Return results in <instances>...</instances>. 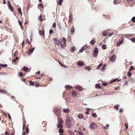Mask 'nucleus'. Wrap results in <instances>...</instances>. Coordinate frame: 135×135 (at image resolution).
<instances>
[{
  "label": "nucleus",
  "mask_w": 135,
  "mask_h": 135,
  "mask_svg": "<svg viewBox=\"0 0 135 135\" xmlns=\"http://www.w3.org/2000/svg\"><path fill=\"white\" fill-rule=\"evenodd\" d=\"M62 40L63 41V43L65 45H66V40L65 38L64 37H63L62 38Z\"/></svg>",
  "instance_id": "obj_29"
},
{
  "label": "nucleus",
  "mask_w": 135,
  "mask_h": 135,
  "mask_svg": "<svg viewBox=\"0 0 135 135\" xmlns=\"http://www.w3.org/2000/svg\"><path fill=\"white\" fill-rule=\"evenodd\" d=\"M18 75L20 77H22L23 75V74L21 72L20 73L18 74Z\"/></svg>",
  "instance_id": "obj_51"
},
{
  "label": "nucleus",
  "mask_w": 135,
  "mask_h": 135,
  "mask_svg": "<svg viewBox=\"0 0 135 135\" xmlns=\"http://www.w3.org/2000/svg\"><path fill=\"white\" fill-rule=\"evenodd\" d=\"M77 133L79 135H84L83 133L79 131L77 132Z\"/></svg>",
  "instance_id": "obj_53"
},
{
  "label": "nucleus",
  "mask_w": 135,
  "mask_h": 135,
  "mask_svg": "<svg viewBox=\"0 0 135 135\" xmlns=\"http://www.w3.org/2000/svg\"><path fill=\"white\" fill-rule=\"evenodd\" d=\"M103 65V64L102 63H101L96 68V69L98 70L99 69L100 67Z\"/></svg>",
  "instance_id": "obj_27"
},
{
  "label": "nucleus",
  "mask_w": 135,
  "mask_h": 135,
  "mask_svg": "<svg viewBox=\"0 0 135 135\" xmlns=\"http://www.w3.org/2000/svg\"><path fill=\"white\" fill-rule=\"evenodd\" d=\"M25 130L26 133L28 134L29 132V129L28 128V127H26Z\"/></svg>",
  "instance_id": "obj_39"
},
{
  "label": "nucleus",
  "mask_w": 135,
  "mask_h": 135,
  "mask_svg": "<svg viewBox=\"0 0 135 135\" xmlns=\"http://www.w3.org/2000/svg\"><path fill=\"white\" fill-rule=\"evenodd\" d=\"M4 134L6 135H9V133L7 132L6 131L5 133H4Z\"/></svg>",
  "instance_id": "obj_62"
},
{
  "label": "nucleus",
  "mask_w": 135,
  "mask_h": 135,
  "mask_svg": "<svg viewBox=\"0 0 135 135\" xmlns=\"http://www.w3.org/2000/svg\"><path fill=\"white\" fill-rule=\"evenodd\" d=\"M116 58V55L115 54H114L110 59V60L111 62H114L115 61Z\"/></svg>",
  "instance_id": "obj_4"
},
{
  "label": "nucleus",
  "mask_w": 135,
  "mask_h": 135,
  "mask_svg": "<svg viewBox=\"0 0 135 135\" xmlns=\"http://www.w3.org/2000/svg\"><path fill=\"white\" fill-rule=\"evenodd\" d=\"M35 49V47H34L32 48V49H30L29 50V54H31L34 50Z\"/></svg>",
  "instance_id": "obj_15"
},
{
  "label": "nucleus",
  "mask_w": 135,
  "mask_h": 135,
  "mask_svg": "<svg viewBox=\"0 0 135 135\" xmlns=\"http://www.w3.org/2000/svg\"><path fill=\"white\" fill-rule=\"evenodd\" d=\"M39 33L40 35H44V30H41V31H39Z\"/></svg>",
  "instance_id": "obj_18"
},
{
  "label": "nucleus",
  "mask_w": 135,
  "mask_h": 135,
  "mask_svg": "<svg viewBox=\"0 0 135 135\" xmlns=\"http://www.w3.org/2000/svg\"><path fill=\"white\" fill-rule=\"evenodd\" d=\"M129 81L132 83H134L135 82L134 79L133 78L130 79L129 80Z\"/></svg>",
  "instance_id": "obj_24"
},
{
  "label": "nucleus",
  "mask_w": 135,
  "mask_h": 135,
  "mask_svg": "<svg viewBox=\"0 0 135 135\" xmlns=\"http://www.w3.org/2000/svg\"><path fill=\"white\" fill-rule=\"evenodd\" d=\"M127 74L128 76L129 77L131 76L132 75L130 71H129L128 72Z\"/></svg>",
  "instance_id": "obj_45"
},
{
  "label": "nucleus",
  "mask_w": 135,
  "mask_h": 135,
  "mask_svg": "<svg viewBox=\"0 0 135 135\" xmlns=\"http://www.w3.org/2000/svg\"><path fill=\"white\" fill-rule=\"evenodd\" d=\"M72 16L71 15H70L69 16V20L70 21L72 19Z\"/></svg>",
  "instance_id": "obj_52"
},
{
  "label": "nucleus",
  "mask_w": 135,
  "mask_h": 135,
  "mask_svg": "<svg viewBox=\"0 0 135 135\" xmlns=\"http://www.w3.org/2000/svg\"><path fill=\"white\" fill-rule=\"evenodd\" d=\"M27 43L28 44H30V42L28 40V39H27L26 40Z\"/></svg>",
  "instance_id": "obj_60"
},
{
  "label": "nucleus",
  "mask_w": 135,
  "mask_h": 135,
  "mask_svg": "<svg viewBox=\"0 0 135 135\" xmlns=\"http://www.w3.org/2000/svg\"><path fill=\"white\" fill-rule=\"evenodd\" d=\"M18 57H16L15 59H14L13 60V61L14 62H16V60H18Z\"/></svg>",
  "instance_id": "obj_40"
},
{
  "label": "nucleus",
  "mask_w": 135,
  "mask_h": 135,
  "mask_svg": "<svg viewBox=\"0 0 135 135\" xmlns=\"http://www.w3.org/2000/svg\"><path fill=\"white\" fill-rule=\"evenodd\" d=\"M18 23L21 26V29L22 30L23 28L22 27V22L19 20H18Z\"/></svg>",
  "instance_id": "obj_37"
},
{
  "label": "nucleus",
  "mask_w": 135,
  "mask_h": 135,
  "mask_svg": "<svg viewBox=\"0 0 135 135\" xmlns=\"http://www.w3.org/2000/svg\"><path fill=\"white\" fill-rule=\"evenodd\" d=\"M118 78L114 79H112L111 80L110 82V83H112L113 82H115L117 80H118Z\"/></svg>",
  "instance_id": "obj_20"
},
{
  "label": "nucleus",
  "mask_w": 135,
  "mask_h": 135,
  "mask_svg": "<svg viewBox=\"0 0 135 135\" xmlns=\"http://www.w3.org/2000/svg\"><path fill=\"white\" fill-rule=\"evenodd\" d=\"M130 40L132 42L135 43V38H131Z\"/></svg>",
  "instance_id": "obj_46"
},
{
  "label": "nucleus",
  "mask_w": 135,
  "mask_h": 135,
  "mask_svg": "<svg viewBox=\"0 0 135 135\" xmlns=\"http://www.w3.org/2000/svg\"><path fill=\"white\" fill-rule=\"evenodd\" d=\"M83 115L81 114H79L78 115V117L79 119L83 118Z\"/></svg>",
  "instance_id": "obj_32"
},
{
  "label": "nucleus",
  "mask_w": 135,
  "mask_h": 135,
  "mask_svg": "<svg viewBox=\"0 0 135 135\" xmlns=\"http://www.w3.org/2000/svg\"><path fill=\"white\" fill-rule=\"evenodd\" d=\"M38 7L39 9H40V7H42V8H44L43 5L41 3L38 5Z\"/></svg>",
  "instance_id": "obj_30"
},
{
  "label": "nucleus",
  "mask_w": 135,
  "mask_h": 135,
  "mask_svg": "<svg viewBox=\"0 0 135 135\" xmlns=\"http://www.w3.org/2000/svg\"><path fill=\"white\" fill-rule=\"evenodd\" d=\"M75 49H76V48L75 47L73 46L71 47L70 51L71 52H73L74 51Z\"/></svg>",
  "instance_id": "obj_17"
},
{
  "label": "nucleus",
  "mask_w": 135,
  "mask_h": 135,
  "mask_svg": "<svg viewBox=\"0 0 135 135\" xmlns=\"http://www.w3.org/2000/svg\"><path fill=\"white\" fill-rule=\"evenodd\" d=\"M58 120L60 124H62L63 123V121L62 119L60 118H59V119H58Z\"/></svg>",
  "instance_id": "obj_21"
},
{
  "label": "nucleus",
  "mask_w": 135,
  "mask_h": 135,
  "mask_svg": "<svg viewBox=\"0 0 135 135\" xmlns=\"http://www.w3.org/2000/svg\"><path fill=\"white\" fill-rule=\"evenodd\" d=\"M49 32L50 34H52L53 33V31L52 30L50 29L49 31Z\"/></svg>",
  "instance_id": "obj_58"
},
{
  "label": "nucleus",
  "mask_w": 135,
  "mask_h": 135,
  "mask_svg": "<svg viewBox=\"0 0 135 135\" xmlns=\"http://www.w3.org/2000/svg\"><path fill=\"white\" fill-rule=\"evenodd\" d=\"M131 20L133 22H135V17H133L131 19Z\"/></svg>",
  "instance_id": "obj_49"
},
{
  "label": "nucleus",
  "mask_w": 135,
  "mask_h": 135,
  "mask_svg": "<svg viewBox=\"0 0 135 135\" xmlns=\"http://www.w3.org/2000/svg\"><path fill=\"white\" fill-rule=\"evenodd\" d=\"M65 45H65L64 44L63 45V44H62V45H60V46H61V48L64 49V47H65Z\"/></svg>",
  "instance_id": "obj_59"
},
{
  "label": "nucleus",
  "mask_w": 135,
  "mask_h": 135,
  "mask_svg": "<svg viewBox=\"0 0 135 135\" xmlns=\"http://www.w3.org/2000/svg\"><path fill=\"white\" fill-rule=\"evenodd\" d=\"M57 41V43L56 42L55 43L57 44L58 45L60 46V45H62V40L61 39H59Z\"/></svg>",
  "instance_id": "obj_9"
},
{
  "label": "nucleus",
  "mask_w": 135,
  "mask_h": 135,
  "mask_svg": "<svg viewBox=\"0 0 135 135\" xmlns=\"http://www.w3.org/2000/svg\"><path fill=\"white\" fill-rule=\"evenodd\" d=\"M77 96L76 93L74 91L72 93V96L73 97H76Z\"/></svg>",
  "instance_id": "obj_25"
},
{
  "label": "nucleus",
  "mask_w": 135,
  "mask_h": 135,
  "mask_svg": "<svg viewBox=\"0 0 135 135\" xmlns=\"http://www.w3.org/2000/svg\"><path fill=\"white\" fill-rule=\"evenodd\" d=\"M75 32V29L74 27H72L71 29V32L72 34L73 35Z\"/></svg>",
  "instance_id": "obj_16"
},
{
  "label": "nucleus",
  "mask_w": 135,
  "mask_h": 135,
  "mask_svg": "<svg viewBox=\"0 0 135 135\" xmlns=\"http://www.w3.org/2000/svg\"><path fill=\"white\" fill-rule=\"evenodd\" d=\"M91 115L93 117H97V115H96V113H93Z\"/></svg>",
  "instance_id": "obj_41"
},
{
  "label": "nucleus",
  "mask_w": 135,
  "mask_h": 135,
  "mask_svg": "<svg viewBox=\"0 0 135 135\" xmlns=\"http://www.w3.org/2000/svg\"><path fill=\"white\" fill-rule=\"evenodd\" d=\"M102 33L103 35L104 36H106L107 34V32L105 31H103V32H102Z\"/></svg>",
  "instance_id": "obj_35"
},
{
  "label": "nucleus",
  "mask_w": 135,
  "mask_h": 135,
  "mask_svg": "<svg viewBox=\"0 0 135 135\" xmlns=\"http://www.w3.org/2000/svg\"><path fill=\"white\" fill-rule=\"evenodd\" d=\"M96 127V123L95 122H91L90 124V128L92 129H94Z\"/></svg>",
  "instance_id": "obj_5"
},
{
  "label": "nucleus",
  "mask_w": 135,
  "mask_h": 135,
  "mask_svg": "<svg viewBox=\"0 0 135 135\" xmlns=\"http://www.w3.org/2000/svg\"><path fill=\"white\" fill-rule=\"evenodd\" d=\"M8 7L9 9H10L11 11L13 12V11L14 10L13 8L11 5L9 6Z\"/></svg>",
  "instance_id": "obj_31"
},
{
  "label": "nucleus",
  "mask_w": 135,
  "mask_h": 135,
  "mask_svg": "<svg viewBox=\"0 0 135 135\" xmlns=\"http://www.w3.org/2000/svg\"><path fill=\"white\" fill-rule=\"evenodd\" d=\"M98 48L97 47H95L94 49L93 56L94 57H96L97 55L98 51Z\"/></svg>",
  "instance_id": "obj_3"
},
{
  "label": "nucleus",
  "mask_w": 135,
  "mask_h": 135,
  "mask_svg": "<svg viewBox=\"0 0 135 135\" xmlns=\"http://www.w3.org/2000/svg\"><path fill=\"white\" fill-rule=\"evenodd\" d=\"M63 111L65 113H69L70 112V110L69 109H63Z\"/></svg>",
  "instance_id": "obj_12"
},
{
  "label": "nucleus",
  "mask_w": 135,
  "mask_h": 135,
  "mask_svg": "<svg viewBox=\"0 0 135 135\" xmlns=\"http://www.w3.org/2000/svg\"><path fill=\"white\" fill-rule=\"evenodd\" d=\"M114 33L113 32L112 33H110L108 35V36L109 37H110L112 36V35H113Z\"/></svg>",
  "instance_id": "obj_57"
},
{
  "label": "nucleus",
  "mask_w": 135,
  "mask_h": 135,
  "mask_svg": "<svg viewBox=\"0 0 135 135\" xmlns=\"http://www.w3.org/2000/svg\"><path fill=\"white\" fill-rule=\"evenodd\" d=\"M134 70V68L133 67V66H131L130 67L129 69V70L130 71H131L132 70Z\"/></svg>",
  "instance_id": "obj_54"
},
{
  "label": "nucleus",
  "mask_w": 135,
  "mask_h": 135,
  "mask_svg": "<svg viewBox=\"0 0 135 135\" xmlns=\"http://www.w3.org/2000/svg\"><path fill=\"white\" fill-rule=\"evenodd\" d=\"M124 38H123V37L122 38V40L118 41L117 42V46H119L120 45L122 44L123 42Z\"/></svg>",
  "instance_id": "obj_6"
},
{
  "label": "nucleus",
  "mask_w": 135,
  "mask_h": 135,
  "mask_svg": "<svg viewBox=\"0 0 135 135\" xmlns=\"http://www.w3.org/2000/svg\"><path fill=\"white\" fill-rule=\"evenodd\" d=\"M90 43L92 45H94L95 44V42L94 40H92L90 42Z\"/></svg>",
  "instance_id": "obj_43"
},
{
  "label": "nucleus",
  "mask_w": 135,
  "mask_h": 135,
  "mask_svg": "<svg viewBox=\"0 0 135 135\" xmlns=\"http://www.w3.org/2000/svg\"><path fill=\"white\" fill-rule=\"evenodd\" d=\"M18 55V52L16 51L13 54V56L16 57V56Z\"/></svg>",
  "instance_id": "obj_47"
},
{
  "label": "nucleus",
  "mask_w": 135,
  "mask_h": 135,
  "mask_svg": "<svg viewBox=\"0 0 135 135\" xmlns=\"http://www.w3.org/2000/svg\"><path fill=\"white\" fill-rule=\"evenodd\" d=\"M105 69V68H104L102 67V68L100 70H101L102 71H104Z\"/></svg>",
  "instance_id": "obj_56"
},
{
  "label": "nucleus",
  "mask_w": 135,
  "mask_h": 135,
  "mask_svg": "<svg viewBox=\"0 0 135 135\" xmlns=\"http://www.w3.org/2000/svg\"><path fill=\"white\" fill-rule=\"evenodd\" d=\"M42 16L41 15L39 17V20L40 21H42Z\"/></svg>",
  "instance_id": "obj_50"
},
{
  "label": "nucleus",
  "mask_w": 135,
  "mask_h": 135,
  "mask_svg": "<svg viewBox=\"0 0 135 135\" xmlns=\"http://www.w3.org/2000/svg\"><path fill=\"white\" fill-rule=\"evenodd\" d=\"M58 62L59 64L61 66H63V64H62V63L60 61H58Z\"/></svg>",
  "instance_id": "obj_63"
},
{
  "label": "nucleus",
  "mask_w": 135,
  "mask_h": 135,
  "mask_svg": "<svg viewBox=\"0 0 135 135\" xmlns=\"http://www.w3.org/2000/svg\"><path fill=\"white\" fill-rule=\"evenodd\" d=\"M114 108L116 110H118V109L119 107L118 106V105H115L114 106Z\"/></svg>",
  "instance_id": "obj_42"
},
{
  "label": "nucleus",
  "mask_w": 135,
  "mask_h": 135,
  "mask_svg": "<svg viewBox=\"0 0 135 135\" xmlns=\"http://www.w3.org/2000/svg\"><path fill=\"white\" fill-rule=\"evenodd\" d=\"M77 65L79 66H81L84 65V62L81 61H79L77 62Z\"/></svg>",
  "instance_id": "obj_8"
},
{
  "label": "nucleus",
  "mask_w": 135,
  "mask_h": 135,
  "mask_svg": "<svg viewBox=\"0 0 135 135\" xmlns=\"http://www.w3.org/2000/svg\"><path fill=\"white\" fill-rule=\"evenodd\" d=\"M0 92L7 94V91L5 90L1 89L0 90Z\"/></svg>",
  "instance_id": "obj_28"
},
{
  "label": "nucleus",
  "mask_w": 135,
  "mask_h": 135,
  "mask_svg": "<svg viewBox=\"0 0 135 135\" xmlns=\"http://www.w3.org/2000/svg\"><path fill=\"white\" fill-rule=\"evenodd\" d=\"M65 88L66 90H68L69 89H72V86H70L68 85H66L65 86Z\"/></svg>",
  "instance_id": "obj_13"
},
{
  "label": "nucleus",
  "mask_w": 135,
  "mask_h": 135,
  "mask_svg": "<svg viewBox=\"0 0 135 135\" xmlns=\"http://www.w3.org/2000/svg\"><path fill=\"white\" fill-rule=\"evenodd\" d=\"M57 128H63V126L61 124H57Z\"/></svg>",
  "instance_id": "obj_33"
},
{
  "label": "nucleus",
  "mask_w": 135,
  "mask_h": 135,
  "mask_svg": "<svg viewBox=\"0 0 135 135\" xmlns=\"http://www.w3.org/2000/svg\"><path fill=\"white\" fill-rule=\"evenodd\" d=\"M74 88L78 91H81L82 90L83 88L82 87L79 85H77L76 86L74 87Z\"/></svg>",
  "instance_id": "obj_7"
},
{
  "label": "nucleus",
  "mask_w": 135,
  "mask_h": 135,
  "mask_svg": "<svg viewBox=\"0 0 135 135\" xmlns=\"http://www.w3.org/2000/svg\"><path fill=\"white\" fill-rule=\"evenodd\" d=\"M7 64H0V66L1 68H4L7 67Z\"/></svg>",
  "instance_id": "obj_22"
},
{
  "label": "nucleus",
  "mask_w": 135,
  "mask_h": 135,
  "mask_svg": "<svg viewBox=\"0 0 135 135\" xmlns=\"http://www.w3.org/2000/svg\"><path fill=\"white\" fill-rule=\"evenodd\" d=\"M65 124L67 128H70L71 127V121L69 118H68L66 119Z\"/></svg>",
  "instance_id": "obj_1"
},
{
  "label": "nucleus",
  "mask_w": 135,
  "mask_h": 135,
  "mask_svg": "<svg viewBox=\"0 0 135 135\" xmlns=\"http://www.w3.org/2000/svg\"><path fill=\"white\" fill-rule=\"evenodd\" d=\"M103 85L105 86L107 85L108 84L106 83H103Z\"/></svg>",
  "instance_id": "obj_64"
},
{
  "label": "nucleus",
  "mask_w": 135,
  "mask_h": 135,
  "mask_svg": "<svg viewBox=\"0 0 135 135\" xmlns=\"http://www.w3.org/2000/svg\"><path fill=\"white\" fill-rule=\"evenodd\" d=\"M59 132L60 133H62L64 132V131L62 129L60 128L59 130Z\"/></svg>",
  "instance_id": "obj_38"
},
{
  "label": "nucleus",
  "mask_w": 135,
  "mask_h": 135,
  "mask_svg": "<svg viewBox=\"0 0 135 135\" xmlns=\"http://www.w3.org/2000/svg\"><path fill=\"white\" fill-rule=\"evenodd\" d=\"M54 112L57 117H60L61 115L60 110L59 108H55L54 109Z\"/></svg>",
  "instance_id": "obj_2"
},
{
  "label": "nucleus",
  "mask_w": 135,
  "mask_h": 135,
  "mask_svg": "<svg viewBox=\"0 0 135 135\" xmlns=\"http://www.w3.org/2000/svg\"><path fill=\"white\" fill-rule=\"evenodd\" d=\"M106 45H103L102 46V48L103 49H106L107 47H106Z\"/></svg>",
  "instance_id": "obj_44"
},
{
  "label": "nucleus",
  "mask_w": 135,
  "mask_h": 135,
  "mask_svg": "<svg viewBox=\"0 0 135 135\" xmlns=\"http://www.w3.org/2000/svg\"><path fill=\"white\" fill-rule=\"evenodd\" d=\"M52 27H53L55 28L56 27V23H54V24L53 25Z\"/></svg>",
  "instance_id": "obj_61"
},
{
  "label": "nucleus",
  "mask_w": 135,
  "mask_h": 135,
  "mask_svg": "<svg viewBox=\"0 0 135 135\" xmlns=\"http://www.w3.org/2000/svg\"><path fill=\"white\" fill-rule=\"evenodd\" d=\"M84 50L83 49V48H82V47L79 50V52L80 53L82 52Z\"/></svg>",
  "instance_id": "obj_48"
},
{
  "label": "nucleus",
  "mask_w": 135,
  "mask_h": 135,
  "mask_svg": "<svg viewBox=\"0 0 135 135\" xmlns=\"http://www.w3.org/2000/svg\"><path fill=\"white\" fill-rule=\"evenodd\" d=\"M85 69L88 71L91 70V68L89 66H86L85 68Z\"/></svg>",
  "instance_id": "obj_36"
},
{
  "label": "nucleus",
  "mask_w": 135,
  "mask_h": 135,
  "mask_svg": "<svg viewBox=\"0 0 135 135\" xmlns=\"http://www.w3.org/2000/svg\"><path fill=\"white\" fill-rule=\"evenodd\" d=\"M29 82L30 84V85L31 86H33L34 85V83H37V82H35L34 81L33 82L31 81H29Z\"/></svg>",
  "instance_id": "obj_23"
},
{
  "label": "nucleus",
  "mask_w": 135,
  "mask_h": 135,
  "mask_svg": "<svg viewBox=\"0 0 135 135\" xmlns=\"http://www.w3.org/2000/svg\"><path fill=\"white\" fill-rule=\"evenodd\" d=\"M89 47V46L88 45H86L85 46H83L82 47V48H83V49H84V50L85 49H88V47Z\"/></svg>",
  "instance_id": "obj_26"
},
{
  "label": "nucleus",
  "mask_w": 135,
  "mask_h": 135,
  "mask_svg": "<svg viewBox=\"0 0 135 135\" xmlns=\"http://www.w3.org/2000/svg\"><path fill=\"white\" fill-rule=\"evenodd\" d=\"M18 12L19 13H20V15L21 16H22V13L21 12V8L20 7L18 9Z\"/></svg>",
  "instance_id": "obj_19"
},
{
  "label": "nucleus",
  "mask_w": 135,
  "mask_h": 135,
  "mask_svg": "<svg viewBox=\"0 0 135 135\" xmlns=\"http://www.w3.org/2000/svg\"><path fill=\"white\" fill-rule=\"evenodd\" d=\"M62 2V0H59V2H57L58 5H61Z\"/></svg>",
  "instance_id": "obj_34"
},
{
  "label": "nucleus",
  "mask_w": 135,
  "mask_h": 135,
  "mask_svg": "<svg viewBox=\"0 0 135 135\" xmlns=\"http://www.w3.org/2000/svg\"><path fill=\"white\" fill-rule=\"evenodd\" d=\"M134 0H127L128 2L129 3H131V2H133Z\"/></svg>",
  "instance_id": "obj_55"
},
{
  "label": "nucleus",
  "mask_w": 135,
  "mask_h": 135,
  "mask_svg": "<svg viewBox=\"0 0 135 135\" xmlns=\"http://www.w3.org/2000/svg\"><path fill=\"white\" fill-rule=\"evenodd\" d=\"M68 132L69 133L70 135H75V133L72 130L69 129L68 130Z\"/></svg>",
  "instance_id": "obj_10"
},
{
  "label": "nucleus",
  "mask_w": 135,
  "mask_h": 135,
  "mask_svg": "<svg viewBox=\"0 0 135 135\" xmlns=\"http://www.w3.org/2000/svg\"><path fill=\"white\" fill-rule=\"evenodd\" d=\"M95 87L97 89H100L101 88V86L99 84H97L95 85Z\"/></svg>",
  "instance_id": "obj_14"
},
{
  "label": "nucleus",
  "mask_w": 135,
  "mask_h": 135,
  "mask_svg": "<svg viewBox=\"0 0 135 135\" xmlns=\"http://www.w3.org/2000/svg\"><path fill=\"white\" fill-rule=\"evenodd\" d=\"M22 69L25 72H27L28 70L29 69L27 67L25 66H24L23 68Z\"/></svg>",
  "instance_id": "obj_11"
}]
</instances>
